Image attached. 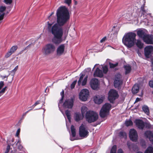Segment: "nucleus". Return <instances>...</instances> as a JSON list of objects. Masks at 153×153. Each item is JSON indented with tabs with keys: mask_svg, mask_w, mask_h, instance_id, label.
<instances>
[{
	"mask_svg": "<svg viewBox=\"0 0 153 153\" xmlns=\"http://www.w3.org/2000/svg\"><path fill=\"white\" fill-rule=\"evenodd\" d=\"M20 128H19L17 130V132H16V136L18 137L19 136V133L20 132Z\"/></svg>",
	"mask_w": 153,
	"mask_h": 153,
	"instance_id": "obj_53",
	"label": "nucleus"
},
{
	"mask_svg": "<svg viewBox=\"0 0 153 153\" xmlns=\"http://www.w3.org/2000/svg\"><path fill=\"white\" fill-rule=\"evenodd\" d=\"M139 90V85L137 84H135L131 90L132 93L134 94H136L138 92Z\"/></svg>",
	"mask_w": 153,
	"mask_h": 153,
	"instance_id": "obj_21",
	"label": "nucleus"
},
{
	"mask_svg": "<svg viewBox=\"0 0 153 153\" xmlns=\"http://www.w3.org/2000/svg\"><path fill=\"white\" fill-rule=\"evenodd\" d=\"M104 99V96L97 95L94 98V101L95 103L100 104L103 102Z\"/></svg>",
	"mask_w": 153,
	"mask_h": 153,
	"instance_id": "obj_16",
	"label": "nucleus"
},
{
	"mask_svg": "<svg viewBox=\"0 0 153 153\" xmlns=\"http://www.w3.org/2000/svg\"><path fill=\"white\" fill-rule=\"evenodd\" d=\"M144 153H153V147L149 146L145 151Z\"/></svg>",
	"mask_w": 153,
	"mask_h": 153,
	"instance_id": "obj_28",
	"label": "nucleus"
},
{
	"mask_svg": "<svg viewBox=\"0 0 153 153\" xmlns=\"http://www.w3.org/2000/svg\"><path fill=\"white\" fill-rule=\"evenodd\" d=\"M72 0H65V3L69 5L71 3Z\"/></svg>",
	"mask_w": 153,
	"mask_h": 153,
	"instance_id": "obj_46",
	"label": "nucleus"
},
{
	"mask_svg": "<svg viewBox=\"0 0 153 153\" xmlns=\"http://www.w3.org/2000/svg\"><path fill=\"white\" fill-rule=\"evenodd\" d=\"M129 137L130 140L134 142H136L138 139V136L137 131L134 128L130 129L129 132Z\"/></svg>",
	"mask_w": 153,
	"mask_h": 153,
	"instance_id": "obj_8",
	"label": "nucleus"
},
{
	"mask_svg": "<svg viewBox=\"0 0 153 153\" xmlns=\"http://www.w3.org/2000/svg\"><path fill=\"white\" fill-rule=\"evenodd\" d=\"M140 100V99L139 98H137L136 99L135 102L134 103L137 102Z\"/></svg>",
	"mask_w": 153,
	"mask_h": 153,
	"instance_id": "obj_61",
	"label": "nucleus"
},
{
	"mask_svg": "<svg viewBox=\"0 0 153 153\" xmlns=\"http://www.w3.org/2000/svg\"><path fill=\"white\" fill-rule=\"evenodd\" d=\"M102 70L103 73L105 74H106L108 71V68L107 66H105L103 67Z\"/></svg>",
	"mask_w": 153,
	"mask_h": 153,
	"instance_id": "obj_41",
	"label": "nucleus"
},
{
	"mask_svg": "<svg viewBox=\"0 0 153 153\" xmlns=\"http://www.w3.org/2000/svg\"><path fill=\"white\" fill-rule=\"evenodd\" d=\"M117 146L115 145H114L112 147L110 153H116Z\"/></svg>",
	"mask_w": 153,
	"mask_h": 153,
	"instance_id": "obj_38",
	"label": "nucleus"
},
{
	"mask_svg": "<svg viewBox=\"0 0 153 153\" xmlns=\"http://www.w3.org/2000/svg\"><path fill=\"white\" fill-rule=\"evenodd\" d=\"M74 105V99L71 98L70 99H66L63 104V107L65 108L71 109Z\"/></svg>",
	"mask_w": 153,
	"mask_h": 153,
	"instance_id": "obj_9",
	"label": "nucleus"
},
{
	"mask_svg": "<svg viewBox=\"0 0 153 153\" xmlns=\"http://www.w3.org/2000/svg\"><path fill=\"white\" fill-rule=\"evenodd\" d=\"M151 62L152 64V65L151 66V67H152V70L153 71V59H151Z\"/></svg>",
	"mask_w": 153,
	"mask_h": 153,
	"instance_id": "obj_63",
	"label": "nucleus"
},
{
	"mask_svg": "<svg viewBox=\"0 0 153 153\" xmlns=\"http://www.w3.org/2000/svg\"><path fill=\"white\" fill-rule=\"evenodd\" d=\"M71 128L72 137H75L76 135V132L74 126L73 125H71Z\"/></svg>",
	"mask_w": 153,
	"mask_h": 153,
	"instance_id": "obj_27",
	"label": "nucleus"
},
{
	"mask_svg": "<svg viewBox=\"0 0 153 153\" xmlns=\"http://www.w3.org/2000/svg\"><path fill=\"white\" fill-rule=\"evenodd\" d=\"M119 136L121 137H123L124 138H126L127 137L126 133L123 131H120L119 133Z\"/></svg>",
	"mask_w": 153,
	"mask_h": 153,
	"instance_id": "obj_35",
	"label": "nucleus"
},
{
	"mask_svg": "<svg viewBox=\"0 0 153 153\" xmlns=\"http://www.w3.org/2000/svg\"><path fill=\"white\" fill-rule=\"evenodd\" d=\"M136 33L132 32H129L126 33L124 36L122 41L123 43L128 48L133 46L136 41Z\"/></svg>",
	"mask_w": 153,
	"mask_h": 153,
	"instance_id": "obj_2",
	"label": "nucleus"
},
{
	"mask_svg": "<svg viewBox=\"0 0 153 153\" xmlns=\"http://www.w3.org/2000/svg\"><path fill=\"white\" fill-rule=\"evenodd\" d=\"M18 48V46L17 45L12 46L10 49V50L7 52L5 55V56L6 58L9 57L12 54L14 53Z\"/></svg>",
	"mask_w": 153,
	"mask_h": 153,
	"instance_id": "obj_18",
	"label": "nucleus"
},
{
	"mask_svg": "<svg viewBox=\"0 0 153 153\" xmlns=\"http://www.w3.org/2000/svg\"><path fill=\"white\" fill-rule=\"evenodd\" d=\"M109 65L110 68H114L118 65V62H117L115 64H114L112 63L109 62Z\"/></svg>",
	"mask_w": 153,
	"mask_h": 153,
	"instance_id": "obj_36",
	"label": "nucleus"
},
{
	"mask_svg": "<svg viewBox=\"0 0 153 153\" xmlns=\"http://www.w3.org/2000/svg\"><path fill=\"white\" fill-rule=\"evenodd\" d=\"M89 132L86 130L83 124H82L79 127V136L82 137H87L88 134Z\"/></svg>",
	"mask_w": 153,
	"mask_h": 153,
	"instance_id": "obj_10",
	"label": "nucleus"
},
{
	"mask_svg": "<svg viewBox=\"0 0 153 153\" xmlns=\"http://www.w3.org/2000/svg\"><path fill=\"white\" fill-rule=\"evenodd\" d=\"M10 146L9 145H8L6 149L7 150H8L9 151H10Z\"/></svg>",
	"mask_w": 153,
	"mask_h": 153,
	"instance_id": "obj_62",
	"label": "nucleus"
},
{
	"mask_svg": "<svg viewBox=\"0 0 153 153\" xmlns=\"http://www.w3.org/2000/svg\"><path fill=\"white\" fill-rule=\"evenodd\" d=\"M136 45L140 49H142L143 48V44L142 43L140 40H137L136 42Z\"/></svg>",
	"mask_w": 153,
	"mask_h": 153,
	"instance_id": "obj_26",
	"label": "nucleus"
},
{
	"mask_svg": "<svg viewBox=\"0 0 153 153\" xmlns=\"http://www.w3.org/2000/svg\"><path fill=\"white\" fill-rule=\"evenodd\" d=\"M23 148L22 146L21 145V144H19L17 147V149H19L20 150H22Z\"/></svg>",
	"mask_w": 153,
	"mask_h": 153,
	"instance_id": "obj_55",
	"label": "nucleus"
},
{
	"mask_svg": "<svg viewBox=\"0 0 153 153\" xmlns=\"http://www.w3.org/2000/svg\"><path fill=\"white\" fill-rule=\"evenodd\" d=\"M125 124L127 126H132L133 125V123L132 121L130 120H126L125 122Z\"/></svg>",
	"mask_w": 153,
	"mask_h": 153,
	"instance_id": "obj_29",
	"label": "nucleus"
},
{
	"mask_svg": "<svg viewBox=\"0 0 153 153\" xmlns=\"http://www.w3.org/2000/svg\"><path fill=\"white\" fill-rule=\"evenodd\" d=\"M29 112V111H27L26 112H25V113H24L22 115V117L21 118V120H23L24 119L25 117L26 116V114L27 113Z\"/></svg>",
	"mask_w": 153,
	"mask_h": 153,
	"instance_id": "obj_50",
	"label": "nucleus"
},
{
	"mask_svg": "<svg viewBox=\"0 0 153 153\" xmlns=\"http://www.w3.org/2000/svg\"><path fill=\"white\" fill-rule=\"evenodd\" d=\"M142 108L144 113L147 115H149V109L148 106L144 105L143 106Z\"/></svg>",
	"mask_w": 153,
	"mask_h": 153,
	"instance_id": "obj_25",
	"label": "nucleus"
},
{
	"mask_svg": "<svg viewBox=\"0 0 153 153\" xmlns=\"http://www.w3.org/2000/svg\"><path fill=\"white\" fill-rule=\"evenodd\" d=\"M87 108L86 107L83 106L81 108V111L82 115H84L87 111Z\"/></svg>",
	"mask_w": 153,
	"mask_h": 153,
	"instance_id": "obj_37",
	"label": "nucleus"
},
{
	"mask_svg": "<svg viewBox=\"0 0 153 153\" xmlns=\"http://www.w3.org/2000/svg\"><path fill=\"white\" fill-rule=\"evenodd\" d=\"M111 107V105L109 103H107L104 105L100 111V116L102 118L106 117L108 115Z\"/></svg>",
	"mask_w": 153,
	"mask_h": 153,
	"instance_id": "obj_4",
	"label": "nucleus"
},
{
	"mask_svg": "<svg viewBox=\"0 0 153 153\" xmlns=\"http://www.w3.org/2000/svg\"><path fill=\"white\" fill-rule=\"evenodd\" d=\"M7 86L3 88L0 91V96H1L4 93L5 91L7 90Z\"/></svg>",
	"mask_w": 153,
	"mask_h": 153,
	"instance_id": "obj_42",
	"label": "nucleus"
},
{
	"mask_svg": "<svg viewBox=\"0 0 153 153\" xmlns=\"http://www.w3.org/2000/svg\"><path fill=\"white\" fill-rule=\"evenodd\" d=\"M65 114L67 116L69 121H70L71 119L70 111L68 110L65 111Z\"/></svg>",
	"mask_w": 153,
	"mask_h": 153,
	"instance_id": "obj_30",
	"label": "nucleus"
},
{
	"mask_svg": "<svg viewBox=\"0 0 153 153\" xmlns=\"http://www.w3.org/2000/svg\"><path fill=\"white\" fill-rule=\"evenodd\" d=\"M118 97V92L116 90L111 89L109 91L108 99L111 103H113L115 100Z\"/></svg>",
	"mask_w": 153,
	"mask_h": 153,
	"instance_id": "obj_5",
	"label": "nucleus"
},
{
	"mask_svg": "<svg viewBox=\"0 0 153 153\" xmlns=\"http://www.w3.org/2000/svg\"><path fill=\"white\" fill-rule=\"evenodd\" d=\"M137 35L138 36L142 39L147 34L145 29H139L137 31Z\"/></svg>",
	"mask_w": 153,
	"mask_h": 153,
	"instance_id": "obj_15",
	"label": "nucleus"
},
{
	"mask_svg": "<svg viewBox=\"0 0 153 153\" xmlns=\"http://www.w3.org/2000/svg\"><path fill=\"white\" fill-rule=\"evenodd\" d=\"M77 82V80L74 81L71 84V89L74 88L75 87V85Z\"/></svg>",
	"mask_w": 153,
	"mask_h": 153,
	"instance_id": "obj_43",
	"label": "nucleus"
},
{
	"mask_svg": "<svg viewBox=\"0 0 153 153\" xmlns=\"http://www.w3.org/2000/svg\"><path fill=\"white\" fill-rule=\"evenodd\" d=\"M90 85L93 89L97 90L99 88V82L98 79L93 78L90 82Z\"/></svg>",
	"mask_w": 153,
	"mask_h": 153,
	"instance_id": "obj_11",
	"label": "nucleus"
},
{
	"mask_svg": "<svg viewBox=\"0 0 153 153\" xmlns=\"http://www.w3.org/2000/svg\"><path fill=\"white\" fill-rule=\"evenodd\" d=\"M12 2V0H4V2L6 4H10Z\"/></svg>",
	"mask_w": 153,
	"mask_h": 153,
	"instance_id": "obj_45",
	"label": "nucleus"
},
{
	"mask_svg": "<svg viewBox=\"0 0 153 153\" xmlns=\"http://www.w3.org/2000/svg\"><path fill=\"white\" fill-rule=\"evenodd\" d=\"M152 52H153V47L152 45L148 46L144 48L145 55L147 58L150 57Z\"/></svg>",
	"mask_w": 153,
	"mask_h": 153,
	"instance_id": "obj_13",
	"label": "nucleus"
},
{
	"mask_svg": "<svg viewBox=\"0 0 153 153\" xmlns=\"http://www.w3.org/2000/svg\"><path fill=\"white\" fill-rule=\"evenodd\" d=\"M145 126H146V128H149L151 127V125L149 123H145Z\"/></svg>",
	"mask_w": 153,
	"mask_h": 153,
	"instance_id": "obj_49",
	"label": "nucleus"
},
{
	"mask_svg": "<svg viewBox=\"0 0 153 153\" xmlns=\"http://www.w3.org/2000/svg\"><path fill=\"white\" fill-rule=\"evenodd\" d=\"M74 120L76 122H79L81 120V115L79 113L76 112L75 113Z\"/></svg>",
	"mask_w": 153,
	"mask_h": 153,
	"instance_id": "obj_22",
	"label": "nucleus"
},
{
	"mask_svg": "<svg viewBox=\"0 0 153 153\" xmlns=\"http://www.w3.org/2000/svg\"><path fill=\"white\" fill-rule=\"evenodd\" d=\"M60 94L62 97H64V91L62 90V91L61 92Z\"/></svg>",
	"mask_w": 153,
	"mask_h": 153,
	"instance_id": "obj_59",
	"label": "nucleus"
},
{
	"mask_svg": "<svg viewBox=\"0 0 153 153\" xmlns=\"http://www.w3.org/2000/svg\"><path fill=\"white\" fill-rule=\"evenodd\" d=\"M85 75V74L81 73L79 79L78 81V86H80L81 85V81L83 79Z\"/></svg>",
	"mask_w": 153,
	"mask_h": 153,
	"instance_id": "obj_31",
	"label": "nucleus"
},
{
	"mask_svg": "<svg viewBox=\"0 0 153 153\" xmlns=\"http://www.w3.org/2000/svg\"><path fill=\"white\" fill-rule=\"evenodd\" d=\"M18 65L16 66L15 68L11 72L13 73V75H14L16 72V71H17L18 68Z\"/></svg>",
	"mask_w": 153,
	"mask_h": 153,
	"instance_id": "obj_47",
	"label": "nucleus"
},
{
	"mask_svg": "<svg viewBox=\"0 0 153 153\" xmlns=\"http://www.w3.org/2000/svg\"><path fill=\"white\" fill-rule=\"evenodd\" d=\"M4 85V82L3 81H1L0 82V89H1L2 88Z\"/></svg>",
	"mask_w": 153,
	"mask_h": 153,
	"instance_id": "obj_52",
	"label": "nucleus"
},
{
	"mask_svg": "<svg viewBox=\"0 0 153 153\" xmlns=\"http://www.w3.org/2000/svg\"><path fill=\"white\" fill-rule=\"evenodd\" d=\"M103 74L102 71L100 70L99 68L97 67L96 69L94 74V77H102L103 76Z\"/></svg>",
	"mask_w": 153,
	"mask_h": 153,
	"instance_id": "obj_20",
	"label": "nucleus"
},
{
	"mask_svg": "<svg viewBox=\"0 0 153 153\" xmlns=\"http://www.w3.org/2000/svg\"><path fill=\"white\" fill-rule=\"evenodd\" d=\"M82 94L84 96H86L88 97L89 95V91L86 89H84L82 90L80 92L79 94Z\"/></svg>",
	"mask_w": 153,
	"mask_h": 153,
	"instance_id": "obj_23",
	"label": "nucleus"
},
{
	"mask_svg": "<svg viewBox=\"0 0 153 153\" xmlns=\"http://www.w3.org/2000/svg\"><path fill=\"white\" fill-rule=\"evenodd\" d=\"M143 40L146 44H153V35L147 34Z\"/></svg>",
	"mask_w": 153,
	"mask_h": 153,
	"instance_id": "obj_14",
	"label": "nucleus"
},
{
	"mask_svg": "<svg viewBox=\"0 0 153 153\" xmlns=\"http://www.w3.org/2000/svg\"><path fill=\"white\" fill-rule=\"evenodd\" d=\"M117 153H124L122 149H119L117 151Z\"/></svg>",
	"mask_w": 153,
	"mask_h": 153,
	"instance_id": "obj_58",
	"label": "nucleus"
},
{
	"mask_svg": "<svg viewBox=\"0 0 153 153\" xmlns=\"http://www.w3.org/2000/svg\"><path fill=\"white\" fill-rule=\"evenodd\" d=\"M88 78V76H86L84 78L83 80L82 81V86H84L87 83V78Z\"/></svg>",
	"mask_w": 153,
	"mask_h": 153,
	"instance_id": "obj_39",
	"label": "nucleus"
},
{
	"mask_svg": "<svg viewBox=\"0 0 153 153\" xmlns=\"http://www.w3.org/2000/svg\"><path fill=\"white\" fill-rule=\"evenodd\" d=\"M6 9V7L5 6H1L0 7V15Z\"/></svg>",
	"mask_w": 153,
	"mask_h": 153,
	"instance_id": "obj_40",
	"label": "nucleus"
},
{
	"mask_svg": "<svg viewBox=\"0 0 153 153\" xmlns=\"http://www.w3.org/2000/svg\"><path fill=\"white\" fill-rule=\"evenodd\" d=\"M114 85L115 88L119 87L123 83L122 76L121 74L118 73L115 75Z\"/></svg>",
	"mask_w": 153,
	"mask_h": 153,
	"instance_id": "obj_7",
	"label": "nucleus"
},
{
	"mask_svg": "<svg viewBox=\"0 0 153 153\" xmlns=\"http://www.w3.org/2000/svg\"><path fill=\"white\" fill-rule=\"evenodd\" d=\"M149 85L151 88H153V80H150L149 82Z\"/></svg>",
	"mask_w": 153,
	"mask_h": 153,
	"instance_id": "obj_48",
	"label": "nucleus"
},
{
	"mask_svg": "<svg viewBox=\"0 0 153 153\" xmlns=\"http://www.w3.org/2000/svg\"><path fill=\"white\" fill-rule=\"evenodd\" d=\"M141 10L143 12H144V13L146 12L145 10L144 7V6H141Z\"/></svg>",
	"mask_w": 153,
	"mask_h": 153,
	"instance_id": "obj_57",
	"label": "nucleus"
},
{
	"mask_svg": "<svg viewBox=\"0 0 153 153\" xmlns=\"http://www.w3.org/2000/svg\"><path fill=\"white\" fill-rule=\"evenodd\" d=\"M106 39V37H104L100 41V42L101 43L102 42H104Z\"/></svg>",
	"mask_w": 153,
	"mask_h": 153,
	"instance_id": "obj_56",
	"label": "nucleus"
},
{
	"mask_svg": "<svg viewBox=\"0 0 153 153\" xmlns=\"http://www.w3.org/2000/svg\"><path fill=\"white\" fill-rule=\"evenodd\" d=\"M85 75V74L81 73L79 79L78 81V86H80L81 85V81L83 79Z\"/></svg>",
	"mask_w": 153,
	"mask_h": 153,
	"instance_id": "obj_33",
	"label": "nucleus"
},
{
	"mask_svg": "<svg viewBox=\"0 0 153 153\" xmlns=\"http://www.w3.org/2000/svg\"><path fill=\"white\" fill-rule=\"evenodd\" d=\"M56 23L53 24L47 22V29L53 36L52 42L56 45H59L63 41V31L62 26L69 19L70 16L68 9L65 6H61L57 9L56 13Z\"/></svg>",
	"mask_w": 153,
	"mask_h": 153,
	"instance_id": "obj_1",
	"label": "nucleus"
},
{
	"mask_svg": "<svg viewBox=\"0 0 153 153\" xmlns=\"http://www.w3.org/2000/svg\"><path fill=\"white\" fill-rule=\"evenodd\" d=\"M64 97H62L61 99H60V100L59 101V103H62V102L63 100Z\"/></svg>",
	"mask_w": 153,
	"mask_h": 153,
	"instance_id": "obj_60",
	"label": "nucleus"
},
{
	"mask_svg": "<svg viewBox=\"0 0 153 153\" xmlns=\"http://www.w3.org/2000/svg\"><path fill=\"white\" fill-rule=\"evenodd\" d=\"M54 13V12H52V13H51V14L48 17V19H50V18L51 17V16Z\"/></svg>",
	"mask_w": 153,
	"mask_h": 153,
	"instance_id": "obj_64",
	"label": "nucleus"
},
{
	"mask_svg": "<svg viewBox=\"0 0 153 153\" xmlns=\"http://www.w3.org/2000/svg\"><path fill=\"white\" fill-rule=\"evenodd\" d=\"M79 98L82 101H85L87 100L88 97L86 96H84L82 94H79Z\"/></svg>",
	"mask_w": 153,
	"mask_h": 153,
	"instance_id": "obj_34",
	"label": "nucleus"
},
{
	"mask_svg": "<svg viewBox=\"0 0 153 153\" xmlns=\"http://www.w3.org/2000/svg\"><path fill=\"white\" fill-rule=\"evenodd\" d=\"M124 68L125 70V74H127L130 73L131 70V67L129 65H125L124 66Z\"/></svg>",
	"mask_w": 153,
	"mask_h": 153,
	"instance_id": "obj_24",
	"label": "nucleus"
},
{
	"mask_svg": "<svg viewBox=\"0 0 153 153\" xmlns=\"http://www.w3.org/2000/svg\"><path fill=\"white\" fill-rule=\"evenodd\" d=\"M40 101L39 100H37L34 104H33L31 107H30V108H34L35 106H36L37 105L40 104Z\"/></svg>",
	"mask_w": 153,
	"mask_h": 153,
	"instance_id": "obj_44",
	"label": "nucleus"
},
{
	"mask_svg": "<svg viewBox=\"0 0 153 153\" xmlns=\"http://www.w3.org/2000/svg\"><path fill=\"white\" fill-rule=\"evenodd\" d=\"M55 45L52 43L47 44L43 48V52L45 55H48L53 52L55 50Z\"/></svg>",
	"mask_w": 153,
	"mask_h": 153,
	"instance_id": "obj_6",
	"label": "nucleus"
},
{
	"mask_svg": "<svg viewBox=\"0 0 153 153\" xmlns=\"http://www.w3.org/2000/svg\"><path fill=\"white\" fill-rule=\"evenodd\" d=\"M4 13H2L0 15V21L2 20L4 18Z\"/></svg>",
	"mask_w": 153,
	"mask_h": 153,
	"instance_id": "obj_54",
	"label": "nucleus"
},
{
	"mask_svg": "<svg viewBox=\"0 0 153 153\" xmlns=\"http://www.w3.org/2000/svg\"><path fill=\"white\" fill-rule=\"evenodd\" d=\"M135 125L138 128L143 130L145 127V123L142 120L136 119L134 122Z\"/></svg>",
	"mask_w": 153,
	"mask_h": 153,
	"instance_id": "obj_12",
	"label": "nucleus"
},
{
	"mask_svg": "<svg viewBox=\"0 0 153 153\" xmlns=\"http://www.w3.org/2000/svg\"><path fill=\"white\" fill-rule=\"evenodd\" d=\"M85 75V74L81 73L79 79L78 81V86H80L81 85V81L83 79Z\"/></svg>",
	"mask_w": 153,
	"mask_h": 153,
	"instance_id": "obj_32",
	"label": "nucleus"
},
{
	"mask_svg": "<svg viewBox=\"0 0 153 153\" xmlns=\"http://www.w3.org/2000/svg\"><path fill=\"white\" fill-rule=\"evenodd\" d=\"M144 134L145 136L148 138L149 140L153 144V133L150 131H147L145 132Z\"/></svg>",
	"mask_w": 153,
	"mask_h": 153,
	"instance_id": "obj_19",
	"label": "nucleus"
},
{
	"mask_svg": "<svg viewBox=\"0 0 153 153\" xmlns=\"http://www.w3.org/2000/svg\"><path fill=\"white\" fill-rule=\"evenodd\" d=\"M65 45L64 44H61L57 48L56 51L57 54L59 56L62 55L65 51Z\"/></svg>",
	"mask_w": 153,
	"mask_h": 153,
	"instance_id": "obj_17",
	"label": "nucleus"
},
{
	"mask_svg": "<svg viewBox=\"0 0 153 153\" xmlns=\"http://www.w3.org/2000/svg\"><path fill=\"white\" fill-rule=\"evenodd\" d=\"M85 118L86 120L90 123L96 121L98 119V115L95 112L89 110L86 112Z\"/></svg>",
	"mask_w": 153,
	"mask_h": 153,
	"instance_id": "obj_3",
	"label": "nucleus"
},
{
	"mask_svg": "<svg viewBox=\"0 0 153 153\" xmlns=\"http://www.w3.org/2000/svg\"><path fill=\"white\" fill-rule=\"evenodd\" d=\"M34 44L33 43H31L27 46V48H28V49H29L31 47L33 46Z\"/></svg>",
	"mask_w": 153,
	"mask_h": 153,
	"instance_id": "obj_51",
	"label": "nucleus"
}]
</instances>
